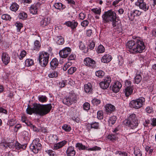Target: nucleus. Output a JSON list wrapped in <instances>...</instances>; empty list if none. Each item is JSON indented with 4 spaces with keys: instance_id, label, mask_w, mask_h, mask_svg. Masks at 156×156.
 Returning a JSON list of instances; mask_svg holds the SVG:
<instances>
[{
    "instance_id": "nucleus-1",
    "label": "nucleus",
    "mask_w": 156,
    "mask_h": 156,
    "mask_svg": "<svg viewBox=\"0 0 156 156\" xmlns=\"http://www.w3.org/2000/svg\"><path fill=\"white\" fill-rule=\"evenodd\" d=\"M52 108L51 104L41 105L35 104H34L33 108H31L30 105H28L26 112L27 114L30 115L34 113L41 116H43L48 114Z\"/></svg>"
},
{
    "instance_id": "nucleus-2",
    "label": "nucleus",
    "mask_w": 156,
    "mask_h": 156,
    "mask_svg": "<svg viewBox=\"0 0 156 156\" xmlns=\"http://www.w3.org/2000/svg\"><path fill=\"white\" fill-rule=\"evenodd\" d=\"M126 48L131 53H141L145 48L144 42L142 41L137 40L128 41L126 44Z\"/></svg>"
},
{
    "instance_id": "nucleus-3",
    "label": "nucleus",
    "mask_w": 156,
    "mask_h": 156,
    "mask_svg": "<svg viewBox=\"0 0 156 156\" xmlns=\"http://www.w3.org/2000/svg\"><path fill=\"white\" fill-rule=\"evenodd\" d=\"M138 120L136 116V115L132 113L123 121L124 124L130 128V129L134 130L133 133H136L138 130Z\"/></svg>"
},
{
    "instance_id": "nucleus-4",
    "label": "nucleus",
    "mask_w": 156,
    "mask_h": 156,
    "mask_svg": "<svg viewBox=\"0 0 156 156\" xmlns=\"http://www.w3.org/2000/svg\"><path fill=\"white\" fill-rule=\"evenodd\" d=\"M116 17V13L111 10L105 12L102 15V22L104 23H107L112 21Z\"/></svg>"
},
{
    "instance_id": "nucleus-5",
    "label": "nucleus",
    "mask_w": 156,
    "mask_h": 156,
    "mask_svg": "<svg viewBox=\"0 0 156 156\" xmlns=\"http://www.w3.org/2000/svg\"><path fill=\"white\" fill-rule=\"evenodd\" d=\"M145 99L143 97L131 101L129 104V107L131 108L138 109L141 107L145 102Z\"/></svg>"
},
{
    "instance_id": "nucleus-6",
    "label": "nucleus",
    "mask_w": 156,
    "mask_h": 156,
    "mask_svg": "<svg viewBox=\"0 0 156 156\" xmlns=\"http://www.w3.org/2000/svg\"><path fill=\"white\" fill-rule=\"evenodd\" d=\"M49 58V55L48 53L42 52L40 53L38 60L41 65L43 67H45L47 64Z\"/></svg>"
},
{
    "instance_id": "nucleus-7",
    "label": "nucleus",
    "mask_w": 156,
    "mask_h": 156,
    "mask_svg": "<svg viewBox=\"0 0 156 156\" xmlns=\"http://www.w3.org/2000/svg\"><path fill=\"white\" fill-rule=\"evenodd\" d=\"M76 147L78 148L80 150H86L88 151H100L101 150V148L97 146H94L91 148H88L87 147L83 145L82 143H77L76 145Z\"/></svg>"
},
{
    "instance_id": "nucleus-8",
    "label": "nucleus",
    "mask_w": 156,
    "mask_h": 156,
    "mask_svg": "<svg viewBox=\"0 0 156 156\" xmlns=\"http://www.w3.org/2000/svg\"><path fill=\"white\" fill-rule=\"evenodd\" d=\"M111 81V78L110 76L105 77L103 81L99 83V86L101 89H106L108 87Z\"/></svg>"
},
{
    "instance_id": "nucleus-9",
    "label": "nucleus",
    "mask_w": 156,
    "mask_h": 156,
    "mask_svg": "<svg viewBox=\"0 0 156 156\" xmlns=\"http://www.w3.org/2000/svg\"><path fill=\"white\" fill-rule=\"evenodd\" d=\"M71 49L69 47H66L60 51L59 54L60 57L63 58H66L70 54Z\"/></svg>"
},
{
    "instance_id": "nucleus-10",
    "label": "nucleus",
    "mask_w": 156,
    "mask_h": 156,
    "mask_svg": "<svg viewBox=\"0 0 156 156\" xmlns=\"http://www.w3.org/2000/svg\"><path fill=\"white\" fill-rule=\"evenodd\" d=\"M142 12L139 10L134 9L130 11L129 14L128 15L129 19L131 21L134 20L135 17L139 16L142 14Z\"/></svg>"
},
{
    "instance_id": "nucleus-11",
    "label": "nucleus",
    "mask_w": 156,
    "mask_h": 156,
    "mask_svg": "<svg viewBox=\"0 0 156 156\" xmlns=\"http://www.w3.org/2000/svg\"><path fill=\"white\" fill-rule=\"evenodd\" d=\"M41 5L40 2H37L32 5L29 8L30 12L33 15H35L37 14L38 10Z\"/></svg>"
},
{
    "instance_id": "nucleus-12",
    "label": "nucleus",
    "mask_w": 156,
    "mask_h": 156,
    "mask_svg": "<svg viewBox=\"0 0 156 156\" xmlns=\"http://www.w3.org/2000/svg\"><path fill=\"white\" fill-rule=\"evenodd\" d=\"M144 0H138L136 5L139 8L145 11H147L149 9V5L144 2Z\"/></svg>"
},
{
    "instance_id": "nucleus-13",
    "label": "nucleus",
    "mask_w": 156,
    "mask_h": 156,
    "mask_svg": "<svg viewBox=\"0 0 156 156\" xmlns=\"http://www.w3.org/2000/svg\"><path fill=\"white\" fill-rule=\"evenodd\" d=\"M84 63L87 66L92 68H95L96 66L95 61L90 58H86L84 59Z\"/></svg>"
},
{
    "instance_id": "nucleus-14",
    "label": "nucleus",
    "mask_w": 156,
    "mask_h": 156,
    "mask_svg": "<svg viewBox=\"0 0 156 156\" xmlns=\"http://www.w3.org/2000/svg\"><path fill=\"white\" fill-rule=\"evenodd\" d=\"M64 24L68 27H70L72 30L75 29L78 25V23L76 21L73 20L72 21H68L66 22Z\"/></svg>"
},
{
    "instance_id": "nucleus-15",
    "label": "nucleus",
    "mask_w": 156,
    "mask_h": 156,
    "mask_svg": "<svg viewBox=\"0 0 156 156\" xmlns=\"http://www.w3.org/2000/svg\"><path fill=\"white\" fill-rule=\"evenodd\" d=\"M50 19L49 18L43 16L40 22V25L42 27H45L50 23Z\"/></svg>"
},
{
    "instance_id": "nucleus-16",
    "label": "nucleus",
    "mask_w": 156,
    "mask_h": 156,
    "mask_svg": "<svg viewBox=\"0 0 156 156\" xmlns=\"http://www.w3.org/2000/svg\"><path fill=\"white\" fill-rule=\"evenodd\" d=\"M105 108V111L108 114H111L115 111V106L111 104H106Z\"/></svg>"
},
{
    "instance_id": "nucleus-17",
    "label": "nucleus",
    "mask_w": 156,
    "mask_h": 156,
    "mask_svg": "<svg viewBox=\"0 0 156 156\" xmlns=\"http://www.w3.org/2000/svg\"><path fill=\"white\" fill-rule=\"evenodd\" d=\"M2 59L3 63L7 65L10 61V57L7 53L3 52L2 54Z\"/></svg>"
},
{
    "instance_id": "nucleus-18",
    "label": "nucleus",
    "mask_w": 156,
    "mask_h": 156,
    "mask_svg": "<svg viewBox=\"0 0 156 156\" xmlns=\"http://www.w3.org/2000/svg\"><path fill=\"white\" fill-rule=\"evenodd\" d=\"M68 97L70 98L72 104L73 103H76L77 102L78 96L74 93V91H72L71 92Z\"/></svg>"
},
{
    "instance_id": "nucleus-19",
    "label": "nucleus",
    "mask_w": 156,
    "mask_h": 156,
    "mask_svg": "<svg viewBox=\"0 0 156 156\" xmlns=\"http://www.w3.org/2000/svg\"><path fill=\"white\" fill-rule=\"evenodd\" d=\"M122 87L121 83L119 81L116 82L112 87V90L114 92L117 93L119 91L120 89Z\"/></svg>"
},
{
    "instance_id": "nucleus-20",
    "label": "nucleus",
    "mask_w": 156,
    "mask_h": 156,
    "mask_svg": "<svg viewBox=\"0 0 156 156\" xmlns=\"http://www.w3.org/2000/svg\"><path fill=\"white\" fill-rule=\"evenodd\" d=\"M67 141L64 140L57 143L55 144L53 147L54 150H57L62 148L66 144Z\"/></svg>"
},
{
    "instance_id": "nucleus-21",
    "label": "nucleus",
    "mask_w": 156,
    "mask_h": 156,
    "mask_svg": "<svg viewBox=\"0 0 156 156\" xmlns=\"http://www.w3.org/2000/svg\"><path fill=\"white\" fill-rule=\"evenodd\" d=\"M30 148L34 153L37 154L41 149V144H39L35 146V147L34 146L33 147L32 145H30Z\"/></svg>"
},
{
    "instance_id": "nucleus-22",
    "label": "nucleus",
    "mask_w": 156,
    "mask_h": 156,
    "mask_svg": "<svg viewBox=\"0 0 156 156\" xmlns=\"http://www.w3.org/2000/svg\"><path fill=\"white\" fill-rule=\"evenodd\" d=\"M66 153L68 156H74L76 154L74 147L72 146L68 147L66 150Z\"/></svg>"
},
{
    "instance_id": "nucleus-23",
    "label": "nucleus",
    "mask_w": 156,
    "mask_h": 156,
    "mask_svg": "<svg viewBox=\"0 0 156 156\" xmlns=\"http://www.w3.org/2000/svg\"><path fill=\"white\" fill-rule=\"evenodd\" d=\"M112 57L109 54L105 55L101 59V61L104 63H107L110 62L112 59Z\"/></svg>"
},
{
    "instance_id": "nucleus-24",
    "label": "nucleus",
    "mask_w": 156,
    "mask_h": 156,
    "mask_svg": "<svg viewBox=\"0 0 156 156\" xmlns=\"http://www.w3.org/2000/svg\"><path fill=\"white\" fill-rule=\"evenodd\" d=\"M50 68L52 69H55L58 66V62L57 58H54L51 62Z\"/></svg>"
},
{
    "instance_id": "nucleus-25",
    "label": "nucleus",
    "mask_w": 156,
    "mask_h": 156,
    "mask_svg": "<svg viewBox=\"0 0 156 156\" xmlns=\"http://www.w3.org/2000/svg\"><path fill=\"white\" fill-rule=\"evenodd\" d=\"M111 22H112V25L114 27L118 28L120 25L121 22L119 19L117 18L116 17Z\"/></svg>"
},
{
    "instance_id": "nucleus-26",
    "label": "nucleus",
    "mask_w": 156,
    "mask_h": 156,
    "mask_svg": "<svg viewBox=\"0 0 156 156\" xmlns=\"http://www.w3.org/2000/svg\"><path fill=\"white\" fill-rule=\"evenodd\" d=\"M133 87H126L124 90L125 95L128 97L131 95L133 93Z\"/></svg>"
},
{
    "instance_id": "nucleus-27",
    "label": "nucleus",
    "mask_w": 156,
    "mask_h": 156,
    "mask_svg": "<svg viewBox=\"0 0 156 156\" xmlns=\"http://www.w3.org/2000/svg\"><path fill=\"white\" fill-rule=\"evenodd\" d=\"M141 73L140 72H137L134 77L135 82L137 84L139 83L141 80L142 77L141 75Z\"/></svg>"
},
{
    "instance_id": "nucleus-28",
    "label": "nucleus",
    "mask_w": 156,
    "mask_h": 156,
    "mask_svg": "<svg viewBox=\"0 0 156 156\" xmlns=\"http://www.w3.org/2000/svg\"><path fill=\"white\" fill-rule=\"evenodd\" d=\"M84 89L87 93H91L92 91V85L90 83L85 84L84 86Z\"/></svg>"
},
{
    "instance_id": "nucleus-29",
    "label": "nucleus",
    "mask_w": 156,
    "mask_h": 156,
    "mask_svg": "<svg viewBox=\"0 0 156 156\" xmlns=\"http://www.w3.org/2000/svg\"><path fill=\"white\" fill-rule=\"evenodd\" d=\"M116 119V116H113L109 117L108 120L109 126H112L114 125L115 123Z\"/></svg>"
},
{
    "instance_id": "nucleus-30",
    "label": "nucleus",
    "mask_w": 156,
    "mask_h": 156,
    "mask_svg": "<svg viewBox=\"0 0 156 156\" xmlns=\"http://www.w3.org/2000/svg\"><path fill=\"white\" fill-rule=\"evenodd\" d=\"M19 5L15 2L12 3V4L10 7V9L14 12H16L19 9Z\"/></svg>"
},
{
    "instance_id": "nucleus-31",
    "label": "nucleus",
    "mask_w": 156,
    "mask_h": 156,
    "mask_svg": "<svg viewBox=\"0 0 156 156\" xmlns=\"http://www.w3.org/2000/svg\"><path fill=\"white\" fill-rule=\"evenodd\" d=\"M54 6L56 9H59L62 10L65 8V5L60 2L55 3Z\"/></svg>"
},
{
    "instance_id": "nucleus-32",
    "label": "nucleus",
    "mask_w": 156,
    "mask_h": 156,
    "mask_svg": "<svg viewBox=\"0 0 156 156\" xmlns=\"http://www.w3.org/2000/svg\"><path fill=\"white\" fill-rule=\"evenodd\" d=\"M55 40L57 44H62L64 43V39L61 36H57Z\"/></svg>"
},
{
    "instance_id": "nucleus-33",
    "label": "nucleus",
    "mask_w": 156,
    "mask_h": 156,
    "mask_svg": "<svg viewBox=\"0 0 156 156\" xmlns=\"http://www.w3.org/2000/svg\"><path fill=\"white\" fill-rule=\"evenodd\" d=\"M96 51L98 53H103L105 51V48L102 45L100 44L97 48Z\"/></svg>"
},
{
    "instance_id": "nucleus-34",
    "label": "nucleus",
    "mask_w": 156,
    "mask_h": 156,
    "mask_svg": "<svg viewBox=\"0 0 156 156\" xmlns=\"http://www.w3.org/2000/svg\"><path fill=\"white\" fill-rule=\"evenodd\" d=\"M63 103L68 106L71 105L72 104L70 98L68 97L65 98L63 100Z\"/></svg>"
},
{
    "instance_id": "nucleus-35",
    "label": "nucleus",
    "mask_w": 156,
    "mask_h": 156,
    "mask_svg": "<svg viewBox=\"0 0 156 156\" xmlns=\"http://www.w3.org/2000/svg\"><path fill=\"white\" fill-rule=\"evenodd\" d=\"M16 148L17 149H24L26 148V146L25 145H21L18 142H17L15 144Z\"/></svg>"
},
{
    "instance_id": "nucleus-36",
    "label": "nucleus",
    "mask_w": 156,
    "mask_h": 156,
    "mask_svg": "<svg viewBox=\"0 0 156 156\" xmlns=\"http://www.w3.org/2000/svg\"><path fill=\"white\" fill-rule=\"evenodd\" d=\"M18 16L20 19L24 20L27 17V15L26 12H22L19 14Z\"/></svg>"
},
{
    "instance_id": "nucleus-37",
    "label": "nucleus",
    "mask_w": 156,
    "mask_h": 156,
    "mask_svg": "<svg viewBox=\"0 0 156 156\" xmlns=\"http://www.w3.org/2000/svg\"><path fill=\"white\" fill-rule=\"evenodd\" d=\"M34 61L31 59H27L25 61V64L26 66L29 67L33 65Z\"/></svg>"
},
{
    "instance_id": "nucleus-38",
    "label": "nucleus",
    "mask_w": 156,
    "mask_h": 156,
    "mask_svg": "<svg viewBox=\"0 0 156 156\" xmlns=\"http://www.w3.org/2000/svg\"><path fill=\"white\" fill-rule=\"evenodd\" d=\"M134 154L135 156H141L142 152L140 150L137 148H134Z\"/></svg>"
},
{
    "instance_id": "nucleus-39",
    "label": "nucleus",
    "mask_w": 156,
    "mask_h": 156,
    "mask_svg": "<svg viewBox=\"0 0 156 156\" xmlns=\"http://www.w3.org/2000/svg\"><path fill=\"white\" fill-rule=\"evenodd\" d=\"M58 75L57 72L56 71H54L48 74V76L50 78H54L57 77Z\"/></svg>"
},
{
    "instance_id": "nucleus-40",
    "label": "nucleus",
    "mask_w": 156,
    "mask_h": 156,
    "mask_svg": "<svg viewBox=\"0 0 156 156\" xmlns=\"http://www.w3.org/2000/svg\"><path fill=\"white\" fill-rule=\"evenodd\" d=\"M40 140L38 138H36L34 139L32 141V143L30 144V145H32L33 147L41 144L40 142Z\"/></svg>"
},
{
    "instance_id": "nucleus-41",
    "label": "nucleus",
    "mask_w": 156,
    "mask_h": 156,
    "mask_svg": "<svg viewBox=\"0 0 156 156\" xmlns=\"http://www.w3.org/2000/svg\"><path fill=\"white\" fill-rule=\"evenodd\" d=\"M34 50H39V48L41 47L40 42L37 40H36L34 42Z\"/></svg>"
},
{
    "instance_id": "nucleus-42",
    "label": "nucleus",
    "mask_w": 156,
    "mask_h": 156,
    "mask_svg": "<svg viewBox=\"0 0 156 156\" xmlns=\"http://www.w3.org/2000/svg\"><path fill=\"white\" fill-rule=\"evenodd\" d=\"M96 76L101 78L104 75V72L101 70H98L95 72Z\"/></svg>"
},
{
    "instance_id": "nucleus-43",
    "label": "nucleus",
    "mask_w": 156,
    "mask_h": 156,
    "mask_svg": "<svg viewBox=\"0 0 156 156\" xmlns=\"http://www.w3.org/2000/svg\"><path fill=\"white\" fill-rule=\"evenodd\" d=\"M62 129L65 131L68 132L70 131L71 129V128L70 126L68 125H64L62 126Z\"/></svg>"
},
{
    "instance_id": "nucleus-44",
    "label": "nucleus",
    "mask_w": 156,
    "mask_h": 156,
    "mask_svg": "<svg viewBox=\"0 0 156 156\" xmlns=\"http://www.w3.org/2000/svg\"><path fill=\"white\" fill-rule=\"evenodd\" d=\"M39 101L42 102H45L47 100V98L45 96L42 95L38 97Z\"/></svg>"
},
{
    "instance_id": "nucleus-45",
    "label": "nucleus",
    "mask_w": 156,
    "mask_h": 156,
    "mask_svg": "<svg viewBox=\"0 0 156 156\" xmlns=\"http://www.w3.org/2000/svg\"><path fill=\"white\" fill-rule=\"evenodd\" d=\"M90 126L91 128L98 129L99 128V124L98 122H95L91 123L90 125Z\"/></svg>"
},
{
    "instance_id": "nucleus-46",
    "label": "nucleus",
    "mask_w": 156,
    "mask_h": 156,
    "mask_svg": "<svg viewBox=\"0 0 156 156\" xmlns=\"http://www.w3.org/2000/svg\"><path fill=\"white\" fill-rule=\"evenodd\" d=\"M15 25L17 27L18 31L20 32V29L23 27V24L19 22H17L16 23H15Z\"/></svg>"
},
{
    "instance_id": "nucleus-47",
    "label": "nucleus",
    "mask_w": 156,
    "mask_h": 156,
    "mask_svg": "<svg viewBox=\"0 0 156 156\" xmlns=\"http://www.w3.org/2000/svg\"><path fill=\"white\" fill-rule=\"evenodd\" d=\"M11 18L10 15L7 14H4L2 16V19L5 20H10Z\"/></svg>"
},
{
    "instance_id": "nucleus-48",
    "label": "nucleus",
    "mask_w": 156,
    "mask_h": 156,
    "mask_svg": "<svg viewBox=\"0 0 156 156\" xmlns=\"http://www.w3.org/2000/svg\"><path fill=\"white\" fill-rule=\"evenodd\" d=\"M107 138L112 141L115 140L116 139V135L115 134L109 135L108 136Z\"/></svg>"
},
{
    "instance_id": "nucleus-49",
    "label": "nucleus",
    "mask_w": 156,
    "mask_h": 156,
    "mask_svg": "<svg viewBox=\"0 0 156 156\" xmlns=\"http://www.w3.org/2000/svg\"><path fill=\"white\" fill-rule=\"evenodd\" d=\"M15 120L12 119L8 120V124L10 126H13L15 124Z\"/></svg>"
},
{
    "instance_id": "nucleus-50",
    "label": "nucleus",
    "mask_w": 156,
    "mask_h": 156,
    "mask_svg": "<svg viewBox=\"0 0 156 156\" xmlns=\"http://www.w3.org/2000/svg\"><path fill=\"white\" fill-rule=\"evenodd\" d=\"M103 117V112L102 111H99L97 112V118L100 119H102Z\"/></svg>"
},
{
    "instance_id": "nucleus-51",
    "label": "nucleus",
    "mask_w": 156,
    "mask_h": 156,
    "mask_svg": "<svg viewBox=\"0 0 156 156\" xmlns=\"http://www.w3.org/2000/svg\"><path fill=\"white\" fill-rule=\"evenodd\" d=\"M92 102L94 105H98L101 103V101L97 98H94L92 100Z\"/></svg>"
},
{
    "instance_id": "nucleus-52",
    "label": "nucleus",
    "mask_w": 156,
    "mask_h": 156,
    "mask_svg": "<svg viewBox=\"0 0 156 156\" xmlns=\"http://www.w3.org/2000/svg\"><path fill=\"white\" fill-rule=\"evenodd\" d=\"M76 70V68L75 67H71L69 69L68 71V73L70 74H72Z\"/></svg>"
},
{
    "instance_id": "nucleus-53",
    "label": "nucleus",
    "mask_w": 156,
    "mask_h": 156,
    "mask_svg": "<svg viewBox=\"0 0 156 156\" xmlns=\"http://www.w3.org/2000/svg\"><path fill=\"white\" fill-rule=\"evenodd\" d=\"M83 108L84 110L87 111L90 108V104L88 102L85 103L83 105Z\"/></svg>"
},
{
    "instance_id": "nucleus-54",
    "label": "nucleus",
    "mask_w": 156,
    "mask_h": 156,
    "mask_svg": "<svg viewBox=\"0 0 156 156\" xmlns=\"http://www.w3.org/2000/svg\"><path fill=\"white\" fill-rule=\"evenodd\" d=\"M26 52L25 51H22L20 53L19 58L20 60H22L26 56Z\"/></svg>"
},
{
    "instance_id": "nucleus-55",
    "label": "nucleus",
    "mask_w": 156,
    "mask_h": 156,
    "mask_svg": "<svg viewBox=\"0 0 156 156\" xmlns=\"http://www.w3.org/2000/svg\"><path fill=\"white\" fill-rule=\"evenodd\" d=\"M91 11L94 13L99 15L100 14L101 12V9H98L97 8L92 9H91Z\"/></svg>"
},
{
    "instance_id": "nucleus-56",
    "label": "nucleus",
    "mask_w": 156,
    "mask_h": 156,
    "mask_svg": "<svg viewBox=\"0 0 156 156\" xmlns=\"http://www.w3.org/2000/svg\"><path fill=\"white\" fill-rule=\"evenodd\" d=\"M89 24V22L87 20H85L81 22V24L82 26L83 27H87Z\"/></svg>"
},
{
    "instance_id": "nucleus-57",
    "label": "nucleus",
    "mask_w": 156,
    "mask_h": 156,
    "mask_svg": "<svg viewBox=\"0 0 156 156\" xmlns=\"http://www.w3.org/2000/svg\"><path fill=\"white\" fill-rule=\"evenodd\" d=\"M71 63L70 62H68L66 63L64 66L63 69L64 71H66L67 69L71 65Z\"/></svg>"
},
{
    "instance_id": "nucleus-58",
    "label": "nucleus",
    "mask_w": 156,
    "mask_h": 156,
    "mask_svg": "<svg viewBox=\"0 0 156 156\" xmlns=\"http://www.w3.org/2000/svg\"><path fill=\"white\" fill-rule=\"evenodd\" d=\"M146 112L148 113H151L153 112V108L152 107L148 106L145 109Z\"/></svg>"
},
{
    "instance_id": "nucleus-59",
    "label": "nucleus",
    "mask_w": 156,
    "mask_h": 156,
    "mask_svg": "<svg viewBox=\"0 0 156 156\" xmlns=\"http://www.w3.org/2000/svg\"><path fill=\"white\" fill-rule=\"evenodd\" d=\"M1 145L2 146H3V147H5L6 148H7L8 147H9V148H12V146L13 145V144H9L8 143V144H4V143H2L1 144Z\"/></svg>"
},
{
    "instance_id": "nucleus-60",
    "label": "nucleus",
    "mask_w": 156,
    "mask_h": 156,
    "mask_svg": "<svg viewBox=\"0 0 156 156\" xmlns=\"http://www.w3.org/2000/svg\"><path fill=\"white\" fill-rule=\"evenodd\" d=\"M27 118L24 115H23L21 117V120L23 122L25 123L27 125L29 124V123L27 122Z\"/></svg>"
},
{
    "instance_id": "nucleus-61",
    "label": "nucleus",
    "mask_w": 156,
    "mask_h": 156,
    "mask_svg": "<svg viewBox=\"0 0 156 156\" xmlns=\"http://www.w3.org/2000/svg\"><path fill=\"white\" fill-rule=\"evenodd\" d=\"M117 153L120 156H128V153L125 151H118Z\"/></svg>"
},
{
    "instance_id": "nucleus-62",
    "label": "nucleus",
    "mask_w": 156,
    "mask_h": 156,
    "mask_svg": "<svg viewBox=\"0 0 156 156\" xmlns=\"http://www.w3.org/2000/svg\"><path fill=\"white\" fill-rule=\"evenodd\" d=\"M95 44L94 42L92 41L90 42V44L89 45V48L90 50H92L95 47Z\"/></svg>"
},
{
    "instance_id": "nucleus-63",
    "label": "nucleus",
    "mask_w": 156,
    "mask_h": 156,
    "mask_svg": "<svg viewBox=\"0 0 156 156\" xmlns=\"http://www.w3.org/2000/svg\"><path fill=\"white\" fill-rule=\"evenodd\" d=\"M68 57V59L69 60H74L76 58V55L75 54L72 53Z\"/></svg>"
},
{
    "instance_id": "nucleus-64",
    "label": "nucleus",
    "mask_w": 156,
    "mask_h": 156,
    "mask_svg": "<svg viewBox=\"0 0 156 156\" xmlns=\"http://www.w3.org/2000/svg\"><path fill=\"white\" fill-rule=\"evenodd\" d=\"M48 153L50 156H57V154L55 153L51 150H49L48 151Z\"/></svg>"
}]
</instances>
